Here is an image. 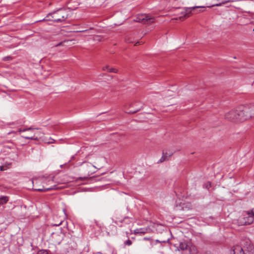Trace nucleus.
Returning <instances> with one entry per match:
<instances>
[{"mask_svg": "<svg viewBox=\"0 0 254 254\" xmlns=\"http://www.w3.org/2000/svg\"><path fill=\"white\" fill-rule=\"evenodd\" d=\"M224 117L226 119L233 122L243 121L251 118V116L248 114L242 115L240 112V107L226 113Z\"/></svg>", "mask_w": 254, "mask_h": 254, "instance_id": "f257e3e1", "label": "nucleus"}, {"mask_svg": "<svg viewBox=\"0 0 254 254\" xmlns=\"http://www.w3.org/2000/svg\"><path fill=\"white\" fill-rule=\"evenodd\" d=\"M68 17L67 11L64 9H60L49 13L46 17V20L60 22L64 21Z\"/></svg>", "mask_w": 254, "mask_h": 254, "instance_id": "f03ea898", "label": "nucleus"}, {"mask_svg": "<svg viewBox=\"0 0 254 254\" xmlns=\"http://www.w3.org/2000/svg\"><path fill=\"white\" fill-rule=\"evenodd\" d=\"M254 215L253 213V209L245 212L238 219V224L241 226L250 225L254 222Z\"/></svg>", "mask_w": 254, "mask_h": 254, "instance_id": "7ed1b4c3", "label": "nucleus"}, {"mask_svg": "<svg viewBox=\"0 0 254 254\" xmlns=\"http://www.w3.org/2000/svg\"><path fill=\"white\" fill-rule=\"evenodd\" d=\"M133 20L144 24H150L155 22L154 17L146 14H141L137 15Z\"/></svg>", "mask_w": 254, "mask_h": 254, "instance_id": "20e7f679", "label": "nucleus"}, {"mask_svg": "<svg viewBox=\"0 0 254 254\" xmlns=\"http://www.w3.org/2000/svg\"><path fill=\"white\" fill-rule=\"evenodd\" d=\"M178 250L182 251H188L189 254H195L196 253L195 247L192 246L187 241L180 242L178 247Z\"/></svg>", "mask_w": 254, "mask_h": 254, "instance_id": "39448f33", "label": "nucleus"}, {"mask_svg": "<svg viewBox=\"0 0 254 254\" xmlns=\"http://www.w3.org/2000/svg\"><path fill=\"white\" fill-rule=\"evenodd\" d=\"M204 7H205L203 6H192V7H185L181 12L180 15L178 18H176V19H177V20L179 19L181 20H183L186 17L190 16L192 10L196 8H204Z\"/></svg>", "mask_w": 254, "mask_h": 254, "instance_id": "423d86ee", "label": "nucleus"}, {"mask_svg": "<svg viewBox=\"0 0 254 254\" xmlns=\"http://www.w3.org/2000/svg\"><path fill=\"white\" fill-rule=\"evenodd\" d=\"M240 107V112L242 115L249 114L251 118L254 116V106H241Z\"/></svg>", "mask_w": 254, "mask_h": 254, "instance_id": "0eeeda50", "label": "nucleus"}, {"mask_svg": "<svg viewBox=\"0 0 254 254\" xmlns=\"http://www.w3.org/2000/svg\"><path fill=\"white\" fill-rule=\"evenodd\" d=\"M43 136V133L39 130H37V131L35 132L33 134V135L31 136H23L22 137L25 139H31V140H38L39 139L42 138Z\"/></svg>", "mask_w": 254, "mask_h": 254, "instance_id": "6e6552de", "label": "nucleus"}, {"mask_svg": "<svg viewBox=\"0 0 254 254\" xmlns=\"http://www.w3.org/2000/svg\"><path fill=\"white\" fill-rule=\"evenodd\" d=\"M113 222L115 223V224L120 226V227H122L123 226L122 224L124 223L129 224L131 221L128 217H125L123 219H122L118 218L117 217H116L114 219H113Z\"/></svg>", "mask_w": 254, "mask_h": 254, "instance_id": "1a4fd4ad", "label": "nucleus"}, {"mask_svg": "<svg viewBox=\"0 0 254 254\" xmlns=\"http://www.w3.org/2000/svg\"><path fill=\"white\" fill-rule=\"evenodd\" d=\"M191 206L190 203H181L180 206H176L177 210H187L191 209Z\"/></svg>", "mask_w": 254, "mask_h": 254, "instance_id": "9d476101", "label": "nucleus"}, {"mask_svg": "<svg viewBox=\"0 0 254 254\" xmlns=\"http://www.w3.org/2000/svg\"><path fill=\"white\" fill-rule=\"evenodd\" d=\"M233 254H244V252L241 246H236L234 248Z\"/></svg>", "mask_w": 254, "mask_h": 254, "instance_id": "9b49d317", "label": "nucleus"}, {"mask_svg": "<svg viewBox=\"0 0 254 254\" xmlns=\"http://www.w3.org/2000/svg\"><path fill=\"white\" fill-rule=\"evenodd\" d=\"M172 155V154H168L167 153H164L163 152L162 156L160 159L159 160V163H162L169 159V158Z\"/></svg>", "mask_w": 254, "mask_h": 254, "instance_id": "f8f14e48", "label": "nucleus"}, {"mask_svg": "<svg viewBox=\"0 0 254 254\" xmlns=\"http://www.w3.org/2000/svg\"><path fill=\"white\" fill-rule=\"evenodd\" d=\"M108 227L109 228L107 229V230H109V231L107 232L109 234L110 233L111 235H113L116 233L117 227L115 225H110Z\"/></svg>", "mask_w": 254, "mask_h": 254, "instance_id": "ddd939ff", "label": "nucleus"}, {"mask_svg": "<svg viewBox=\"0 0 254 254\" xmlns=\"http://www.w3.org/2000/svg\"><path fill=\"white\" fill-rule=\"evenodd\" d=\"M103 70H107L108 71L110 72H114V73H117L118 70L114 68H110L109 65H106L105 66H104L102 67Z\"/></svg>", "mask_w": 254, "mask_h": 254, "instance_id": "4468645a", "label": "nucleus"}, {"mask_svg": "<svg viewBox=\"0 0 254 254\" xmlns=\"http://www.w3.org/2000/svg\"><path fill=\"white\" fill-rule=\"evenodd\" d=\"M146 231L144 228H139V229H136L134 230V234H144L145 233Z\"/></svg>", "mask_w": 254, "mask_h": 254, "instance_id": "2eb2a0df", "label": "nucleus"}, {"mask_svg": "<svg viewBox=\"0 0 254 254\" xmlns=\"http://www.w3.org/2000/svg\"><path fill=\"white\" fill-rule=\"evenodd\" d=\"M8 200V198L7 196H2L0 197V205L6 203Z\"/></svg>", "mask_w": 254, "mask_h": 254, "instance_id": "dca6fc26", "label": "nucleus"}, {"mask_svg": "<svg viewBox=\"0 0 254 254\" xmlns=\"http://www.w3.org/2000/svg\"><path fill=\"white\" fill-rule=\"evenodd\" d=\"M235 0H224V1H222L221 2L218 3V4H216L215 5L216 6H221L223 4H225L228 2H233V1H235Z\"/></svg>", "mask_w": 254, "mask_h": 254, "instance_id": "f3484780", "label": "nucleus"}, {"mask_svg": "<svg viewBox=\"0 0 254 254\" xmlns=\"http://www.w3.org/2000/svg\"><path fill=\"white\" fill-rule=\"evenodd\" d=\"M34 130V128H32V127H28V128H24L23 129H19L18 130V132H24V131H28V130H30V131H33Z\"/></svg>", "mask_w": 254, "mask_h": 254, "instance_id": "a211bd4d", "label": "nucleus"}, {"mask_svg": "<svg viewBox=\"0 0 254 254\" xmlns=\"http://www.w3.org/2000/svg\"><path fill=\"white\" fill-rule=\"evenodd\" d=\"M132 241L129 240V239H128L124 243V245L125 246H130L132 245Z\"/></svg>", "mask_w": 254, "mask_h": 254, "instance_id": "6ab92c4d", "label": "nucleus"}, {"mask_svg": "<svg viewBox=\"0 0 254 254\" xmlns=\"http://www.w3.org/2000/svg\"><path fill=\"white\" fill-rule=\"evenodd\" d=\"M37 254H49L47 250H41L38 252Z\"/></svg>", "mask_w": 254, "mask_h": 254, "instance_id": "aec40b11", "label": "nucleus"}, {"mask_svg": "<svg viewBox=\"0 0 254 254\" xmlns=\"http://www.w3.org/2000/svg\"><path fill=\"white\" fill-rule=\"evenodd\" d=\"M143 240L144 241H150L151 245L153 244V240H152V238L150 237H144L143 239Z\"/></svg>", "mask_w": 254, "mask_h": 254, "instance_id": "412c9836", "label": "nucleus"}, {"mask_svg": "<svg viewBox=\"0 0 254 254\" xmlns=\"http://www.w3.org/2000/svg\"><path fill=\"white\" fill-rule=\"evenodd\" d=\"M12 58L10 56L4 57L3 58L2 60L4 61H10Z\"/></svg>", "mask_w": 254, "mask_h": 254, "instance_id": "4be33fe9", "label": "nucleus"}, {"mask_svg": "<svg viewBox=\"0 0 254 254\" xmlns=\"http://www.w3.org/2000/svg\"><path fill=\"white\" fill-rule=\"evenodd\" d=\"M54 189V188H47V189H37V190L38 191H46V190H53ZM36 190H37V189H36Z\"/></svg>", "mask_w": 254, "mask_h": 254, "instance_id": "5701e85b", "label": "nucleus"}, {"mask_svg": "<svg viewBox=\"0 0 254 254\" xmlns=\"http://www.w3.org/2000/svg\"><path fill=\"white\" fill-rule=\"evenodd\" d=\"M140 109H136L134 111H129L127 113L128 114H134V113H136L137 111H138Z\"/></svg>", "mask_w": 254, "mask_h": 254, "instance_id": "b1692460", "label": "nucleus"}, {"mask_svg": "<svg viewBox=\"0 0 254 254\" xmlns=\"http://www.w3.org/2000/svg\"><path fill=\"white\" fill-rule=\"evenodd\" d=\"M50 140L49 141H45V142L47 143H53L54 142L55 140L54 139H52V138H50Z\"/></svg>", "mask_w": 254, "mask_h": 254, "instance_id": "393cba45", "label": "nucleus"}, {"mask_svg": "<svg viewBox=\"0 0 254 254\" xmlns=\"http://www.w3.org/2000/svg\"><path fill=\"white\" fill-rule=\"evenodd\" d=\"M155 242L156 243H166L167 242V241L164 240V241H159L158 240H155Z\"/></svg>", "mask_w": 254, "mask_h": 254, "instance_id": "a878e982", "label": "nucleus"}, {"mask_svg": "<svg viewBox=\"0 0 254 254\" xmlns=\"http://www.w3.org/2000/svg\"><path fill=\"white\" fill-rule=\"evenodd\" d=\"M86 166L89 168L91 167H94V166L93 165H92L91 163H86Z\"/></svg>", "mask_w": 254, "mask_h": 254, "instance_id": "bb28decb", "label": "nucleus"}, {"mask_svg": "<svg viewBox=\"0 0 254 254\" xmlns=\"http://www.w3.org/2000/svg\"><path fill=\"white\" fill-rule=\"evenodd\" d=\"M86 178H87L86 177H83V178H81V177H80V178H79V179H80V180H86Z\"/></svg>", "mask_w": 254, "mask_h": 254, "instance_id": "cd10ccee", "label": "nucleus"}, {"mask_svg": "<svg viewBox=\"0 0 254 254\" xmlns=\"http://www.w3.org/2000/svg\"><path fill=\"white\" fill-rule=\"evenodd\" d=\"M126 41L127 42H128V43H131L132 42V41L131 40H130L129 39H126Z\"/></svg>", "mask_w": 254, "mask_h": 254, "instance_id": "c85d7f7f", "label": "nucleus"}, {"mask_svg": "<svg viewBox=\"0 0 254 254\" xmlns=\"http://www.w3.org/2000/svg\"><path fill=\"white\" fill-rule=\"evenodd\" d=\"M4 170V167H3V166H1V167H0V170H1V171H3V170Z\"/></svg>", "mask_w": 254, "mask_h": 254, "instance_id": "c756f323", "label": "nucleus"}, {"mask_svg": "<svg viewBox=\"0 0 254 254\" xmlns=\"http://www.w3.org/2000/svg\"><path fill=\"white\" fill-rule=\"evenodd\" d=\"M86 30H81V31H79V32H85L86 31Z\"/></svg>", "mask_w": 254, "mask_h": 254, "instance_id": "7c9ffc66", "label": "nucleus"}, {"mask_svg": "<svg viewBox=\"0 0 254 254\" xmlns=\"http://www.w3.org/2000/svg\"><path fill=\"white\" fill-rule=\"evenodd\" d=\"M208 184H209V188H210L211 187V184L210 183H208Z\"/></svg>", "mask_w": 254, "mask_h": 254, "instance_id": "2f4dec72", "label": "nucleus"}, {"mask_svg": "<svg viewBox=\"0 0 254 254\" xmlns=\"http://www.w3.org/2000/svg\"><path fill=\"white\" fill-rule=\"evenodd\" d=\"M138 44H139V42H138L136 43L135 45H137Z\"/></svg>", "mask_w": 254, "mask_h": 254, "instance_id": "473e14b6", "label": "nucleus"}, {"mask_svg": "<svg viewBox=\"0 0 254 254\" xmlns=\"http://www.w3.org/2000/svg\"><path fill=\"white\" fill-rule=\"evenodd\" d=\"M61 44H62V43H59V44H58V45H57V46H60V45H61Z\"/></svg>", "mask_w": 254, "mask_h": 254, "instance_id": "72a5a7b5", "label": "nucleus"}, {"mask_svg": "<svg viewBox=\"0 0 254 254\" xmlns=\"http://www.w3.org/2000/svg\"><path fill=\"white\" fill-rule=\"evenodd\" d=\"M253 214H254V209H253Z\"/></svg>", "mask_w": 254, "mask_h": 254, "instance_id": "f704fd0d", "label": "nucleus"}, {"mask_svg": "<svg viewBox=\"0 0 254 254\" xmlns=\"http://www.w3.org/2000/svg\"><path fill=\"white\" fill-rule=\"evenodd\" d=\"M209 187V185H207L206 188L208 189L209 188L208 187Z\"/></svg>", "mask_w": 254, "mask_h": 254, "instance_id": "c9c22d12", "label": "nucleus"}]
</instances>
